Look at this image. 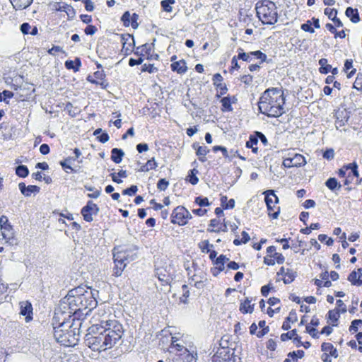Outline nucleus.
<instances>
[{
	"label": "nucleus",
	"instance_id": "49",
	"mask_svg": "<svg viewBox=\"0 0 362 362\" xmlns=\"http://www.w3.org/2000/svg\"><path fill=\"white\" fill-rule=\"evenodd\" d=\"M157 68H156L154 66L153 64H144L142 67H141V71L143 72H145V71H147L150 74L151 73H154L156 71H157Z\"/></svg>",
	"mask_w": 362,
	"mask_h": 362
},
{
	"label": "nucleus",
	"instance_id": "61",
	"mask_svg": "<svg viewBox=\"0 0 362 362\" xmlns=\"http://www.w3.org/2000/svg\"><path fill=\"white\" fill-rule=\"evenodd\" d=\"M97 31V28L95 25H88L84 30V32L88 35H93Z\"/></svg>",
	"mask_w": 362,
	"mask_h": 362
},
{
	"label": "nucleus",
	"instance_id": "15",
	"mask_svg": "<svg viewBox=\"0 0 362 362\" xmlns=\"http://www.w3.org/2000/svg\"><path fill=\"white\" fill-rule=\"evenodd\" d=\"M20 314L25 317V321L29 322L33 319V306L29 301H22L20 303Z\"/></svg>",
	"mask_w": 362,
	"mask_h": 362
},
{
	"label": "nucleus",
	"instance_id": "45",
	"mask_svg": "<svg viewBox=\"0 0 362 362\" xmlns=\"http://www.w3.org/2000/svg\"><path fill=\"white\" fill-rule=\"evenodd\" d=\"M195 203L199 206H206L210 205L208 198L202 196L196 197Z\"/></svg>",
	"mask_w": 362,
	"mask_h": 362
},
{
	"label": "nucleus",
	"instance_id": "50",
	"mask_svg": "<svg viewBox=\"0 0 362 362\" xmlns=\"http://www.w3.org/2000/svg\"><path fill=\"white\" fill-rule=\"evenodd\" d=\"M362 325V320H354L351 322V324L349 327V332H356L358 331V325Z\"/></svg>",
	"mask_w": 362,
	"mask_h": 362
},
{
	"label": "nucleus",
	"instance_id": "57",
	"mask_svg": "<svg viewBox=\"0 0 362 362\" xmlns=\"http://www.w3.org/2000/svg\"><path fill=\"white\" fill-rule=\"evenodd\" d=\"M255 136L256 138H258V140L259 139L260 141L264 145V146H267V143H268V141H267V137L265 136V135L260 132H255Z\"/></svg>",
	"mask_w": 362,
	"mask_h": 362
},
{
	"label": "nucleus",
	"instance_id": "29",
	"mask_svg": "<svg viewBox=\"0 0 362 362\" xmlns=\"http://www.w3.org/2000/svg\"><path fill=\"white\" fill-rule=\"evenodd\" d=\"M294 167L298 168L304 166L307 162L305 157L299 153H294L293 156L291 157Z\"/></svg>",
	"mask_w": 362,
	"mask_h": 362
},
{
	"label": "nucleus",
	"instance_id": "7",
	"mask_svg": "<svg viewBox=\"0 0 362 362\" xmlns=\"http://www.w3.org/2000/svg\"><path fill=\"white\" fill-rule=\"evenodd\" d=\"M81 327L72 328L69 331L64 332L63 329H56L54 337L58 343L65 346H74L78 341L79 329Z\"/></svg>",
	"mask_w": 362,
	"mask_h": 362
},
{
	"label": "nucleus",
	"instance_id": "42",
	"mask_svg": "<svg viewBox=\"0 0 362 362\" xmlns=\"http://www.w3.org/2000/svg\"><path fill=\"white\" fill-rule=\"evenodd\" d=\"M175 2V0H163L160 2L161 6L163 9L166 12H171L172 11V6L171 5L174 4Z\"/></svg>",
	"mask_w": 362,
	"mask_h": 362
},
{
	"label": "nucleus",
	"instance_id": "20",
	"mask_svg": "<svg viewBox=\"0 0 362 362\" xmlns=\"http://www.w3.org/2000/svg\"><path fill=\"white\" fill-rule=\"evenodd\" d=\"M339 313L340 311L338 308L329 310L327 313V322L331 324L332 326H337L339 318L340 317Z\"/></svg>",
	"mask_w": 362,
	"mask_h": 362
},
{
	"label": "nucleus",
	"instance_id": "24",
	"mask_svg": "<svg viewBox=\"0 0 362 362\" xmlns=\"http://www.w3.org/2000/svg\"><path fill=\"white\" fill-rule=\"evenodd\" d=\"M297 315L295 310H292L288 316L285 319L282 325V329L284 330H288L291 328L290 322H294L297 321Z\"/></svg>",
	"mask_w": 362,
	"mask_h": 362
},
{
	"label": "nucleus",
	"instance_id": "58",
	"mask_svg": "<svg viewBox=\"0 0 362 362\" xmlns=\"http://www.w3.org/2000/svg\"><path fill=\"white\" fill-rule=\"evenodd\" d=\"M31 29V26L28 23H23L21 25L20 30L23 35H27L30 33V30Z\"/></svg>",
	"mask_w": 362,
	"mask_h": 362
},
{
	"label": "nucleus",
	"instance_id": "6",
	"mask_svg": "<svg viewBox=\"0 0 362 362\" xmlns=\"http://www.w3.org/2000/svg\"><path fill=\"white\" fill-rule=\"evenodd\" d=\"M52 325L54 332L56 329H63L64 332H66L69 331L74 327H81L82 322L80 318L74 316L69 318L67 316V313L62 311L59 312V310L55 309L54 315L52 320Z\"/></svg>",
	"mask_w": 362,
	"mask_h": 362
},
{
	"label": "nucleus",
	"instance_id": "21",
	"mask_svg": "<svg viewBox=\"0 0 362 362\" xmlns=\"http://www.w3.org/2000/svg\"><path fill=\"white\" fill-rule=\"evenodd\" d=\"M171 69L173 71H176L177 74H185L187 70L186 63L184 60H180L172 63Z\"/></svg>",
	"mask_w": 362,
	"mask_h": 362
},
{
	"label": "nucleus",
	"instance_id": "3",
	"mask_svg": "<svg viewBox=\"0 0 362 362\" xmlns=\"http://www.w3.org/2000/svg\"><path fill=\"white\" fill-rule=\"evenodd\" d=\"M87 332L84 337L86 346L95 351H101L108 349L105 334L103 332V324L93 325L88 327Z\"/></svg>",
	"mask_w": 362,
	"mask_h": 362
},
{
	"label": "nucleus",
	"instance_id": "59",
	"mask_svg": "<svg viewBox=\"0 0 362 362\" xmlns=\"http://www.w3.org/2000/svg\"><path fill=\"white\" fill-rule=\"evenodd\" d=\"M143 62H144V59L142 57H140L136 59H134V58H130L129 60V65L130 66H134L136 65L141 64L143 63Z\"/></svg>",
	"mask_w": 362,
	"mask_h": 362
},
{
	"label": "nucleus",
	"instance_id": "19",
	"mask_svg": "<svg viewBox=\"0 0 362 362\" xmlns=\"http://www.w3.org/2000/svg\"><path fill=\"white\" fill-rule=\"evenodd\" d=\"M15 10L25 9L30 6L33 0H9Z\"/></svg>",
	"mask_w": 362,
	"mask_h": 362
},
{
	"label": "nucleus",
	"instance_id": "13",
	"mask_svg": "<svg viewBox=\"0 0 362 362\" xmlns=\"http://www.w3.org/2000/svg\"><path fill=\"white\" fill-rule=\"evenodd\" d=\"M137 250L138 247L136 245H130L125 249L119 250L116 253L123 254L124 256L123 261L127 262V263H129L137 257Z\"/></svg>",
	"mask_w": 362,
	"mask_h": 362
},
{
	"label": "nucleus",
	"instance_id": "5",
	"mask_svg": "<svg viewBox=\"0 0 362 362\" xmlns=\"http://www.w3.org/2000/svg\"><path fill=\"white\" fill-rule=\"evenodd\" d=\"M104 324L105 325H103V332L109 349L120 341L124 334V328L122 325L116 320L105 321Z\"/></svg>",
	"mask_w": 362,
	"mask_h": 362
},
{
	"label": "nucleus",
	"instance_id": "14",
	"mask_svg": "<svg viewBox=\"0 0 362 362\" xmlns=\"http://www.w3.org/2000/svg\"><path fill=\"white\" fill-rule=\"evenodd\" d=\"M1 235L10 245H17V240L14 238V232L10 224H6L1 228Z\"/></svg>",
	"mask_w": 362,
	"mask_h": 362
},
{
	"label": "nucleus",
	"instance_id": "46",
	"mask_svg": "<svg viewBox=\"0 0 362 362\" xmlns=\"http://www.w3.org/2000/svg\"><path fill=\"white\" fill-rule=\"evenodd\" d=\"M300 28L305 31V32H308L310 33H315V30L314 28L312 27V22L310 21H307L306 23H303L301 25H300Z\"/></svg>",
	"mask_w": 362,
	"mask_h": 362
},
{
	"label": "nucleus",
	"instance_id": "35",
	"mask_svg": "<svg viewBox=\"0 0 362 362\" xmlns=\"http://www.w3.org/2000/svg\"><path fill=\"white\" fill-rule=\"evenodd\" d=\"M297 274L296 272L293 271L291 269H287L286 272L285 274V276L283 279V281L285 284H288L293 282L296 277Z\"/></svg>",
	"mask_w": 362,
	"mask_h": 362
},
{
	"label": "nucleus",
	"instance_id": "17",
	"mask_svg": "<svg viewBox=\"0 0 362 362\" xmlns=\"http://www.w3.org/2000/svg\"><path fill=\"white\" fill-rule=\"evenodd\" d=\"M18 187L21 192L25 197H30L32 193L37 194L40 192V188L36 185H28L26 186L24 182H20Z\"/></svg>",
	"mask_w": 362,
	"mask_h": 362
},
{
	"label": "nucleus",
	"instance_id": "53",
	"mask_svg": "<svg viewBox=\"0 0 362 362\" xmlns=\"http://www.w3.org/2000/svg\"><path fill=\"white\" fill-rule=\"evenodd\" d=\"M202 246L200 245L202 252H209L211 250L210 248L213 247L214 245L210 244L209 240H204L202 242Z\"/></svg>",
	"mask_w": 362,
	"mask_h": 362
},
{
	"label": "nucleus",
	"instance_id": "10",
	"mask_svg": "<svg viewBox=\"0 0 362 362\" xmlns=\"http://www.w3.org/2000/svg\"><path fill=\"white\" fill-rule=\"evenodd\" d=\"M99 210V207L97 204L92 201H88L86 205L81 209V213L86 221L91 222L93 220V215H97Z\"/></svg>",
	"mask_w": 362,
	"mask_h": 362
},
{
	"label": "nucleus",
	"instance_id": "43",
	"mask_svg": "<svg viewBox=\"0 0 362 362\" xmlns=\"http://www.w3.org/2000/svg\"><path fill=\"white\" fill-rule=\"evenodd\" d=\"M296 334H297V331L296 329H294L291 330V332H288L286 333H283L281 335V341H285L286 340L291 339L293 338L294 339Z\"/></svg>",
	"mask_w": 362,
	"mask_h": 362
},
{
	"label": "nucleus",
	"instance_id": "41",
	"mask_svg": "<svg viewBox=\"0 0 362 362\" xmlns=\"http://www.w3.org/2000/svg\"><path fill=\"white\" fill-rule=\"evenodd\" d=\"M345 168L347 170H351V173L352 174L353 177H359V173L358 171V165L355 162L345 165Z\"/></svg>",
	"mask_w": 362,
	"mask_h": 362
},
{
	"label": "nucleus",
	"instance_id": "9",
	"mask_svg": "<svg viewBox=\"0 0 362 362\" xmlns=\"http://www.w3.org/2000/svg\"><path fill=\"white\" fill-rule=\"evenodd\" d=\"M264 194L269 216L274 219L277 218L280 214V207L275 206L279 203L278 197L274 194V190H267Z\"/></svg>",
	"mask_w": 362,
	"mask_h": 362
},
{
	"label": "nucleus",
	"instance_id": "63",
	"mask_svg": "<svg viewBox=\"0 0 362 362\" xmlns=\"http://www.w3.org/2000/svg\"><path fill=\"white\" fill-rule=\"evenodd\" d=\"M334 152L332 148L327 149L323 153V158L325 159L331 160L334 158Z\"/></svg>",
	"mask_w": 362,
	"mask_h": 362
},
{
	"label": "nucleus",
	"instance_id": "28",
	"mask_svg": "<svg viewBox=\"0 0 362 362\" xmlns=\"http://www.w3.org/2000/svg\"><path fill=\"white\" fill-rule=\"evenodd\" d=\"M326 187L331 191L339 190L341 185L335 177H330L325 182Z\"/></svg>",
	"mask_w": 362,
	"mask_h": 362
},
{
	"label": "nucleus",
	"instance_id": "40",
	"mask_svg": "<svg viewBox=\"0 0 362 362\" xmlns=\"http://www.w3.org/2000/svg\"><path fill=\"white\" fill-rule=\"evenodd\" d=\"M250 56L252 58L255 57L256 59H259L260 64L264 62H266L267 58V55L264 53H263L262 52H261L260 50L250 52Z\"/></svg>",
	"mask_w": 362,
	"mask_h": 362
},
{
	"label": "nucleus",
	"instance_id": "16",
	"mask_svg": "<svg viewBox=\"0 0 362 362\" xmlns=\"http://www.w3.org/2000/svg\"><path fill=\"white\" fill-rule=\"evenodd\" d=\"M121 37L122 42V52H124V55H129L132 51L131 47L134 45V37L130 35H122Z\"/></svg>",
	"mask_w": 362,
	"mask_h": 362
},
{
	"label": "nucleus",
	"instance_id": "25",
	"mask_svg": "<svg viewBox=\"0 0 362 362\" xmlns=\"http://www.w3.org/2000/svg\"><path fill=\"white\" fill-rule=\"evenodd\" d=\"M156 275L160 281H163L166 284H168L171 279L170 273L166 270V269L157 268Z\"/></svg>",
	"mask_w": 362,
	"mask_h": 362
},
{
	"label": "nucleus",
	"instance_id": "32",
	"mask_svg": "<svg viewBox=\"0 0 362 362\" xmlns=\"http://www.w3.org/2000/svg\"><path fill=\"white\" fill-rule=\"evenodd\" d=\"M318 63H319V65L320 66V67L319 69L320 73H321L322 74H327L330 71V70L332 69V66L328 64V61L327 59L322 58L319 60Z\"/></svg>",
	"mask_w": 362,
	"mask_h": 362
},
{
	"label": "nucleus",
	"instance_id": "47",
	"mask_svg": "<svg viewBox=\"0 0 362 362\" xmlns=\"http://www.w3.org/2000/svg\"><path fill=\"white\" fill-rule=\"evenodd\" d=\"M169 185V182L165 178L160 179L157 183V188L160 191H165Z\"/></svg>",
	"mask_w": 362,
	"mask_h": 362
},
{
	"label": "nucleus",
	"instance_id": "52",
	"mask_svg": "<svg viewBox=\"0 0 362 362\" xmlns=\"http://www.w3.org/2000/svg\"><path fill=\"white\" fill-rule=\"evenodd\" d=\"M213 151L214 152H217L218 151H220V152H222L223 153V156L225 157V158H229L230 156L228 154V152L227 151V148L224 146H215L213 147Z\"/></svg>",
	"mask_w": 362,
	"mask_h": 362
},
{
	"label": "nucleus",
	"instance_id": "39",
	"mask_svg": "<svg viewBox=\"0 0 362 362\" xmlns=\"http://www.w3.org/2000/svg\"><path fill=\"white\" fill-rule=\"evenodd\" d=\"M149 51H150V46L147 43H146L141 46L136 47V49L134 52V54L139 55L140 57H142L145 54H148Z\"/></svg>",
	"mask_w": 362,
	"mask_h": 362
},
{
	"label": "nucleus",
	"instance_id": "1",
	"mask_svg": "<svg viewBox=\"0 0 362 362\" xmlns=\"http://www.w3.org/2000/svg\"><path fill=\"white\" fill-rule=\"evenodd\" d=\"M285 98L281 88H268L262 94L258 108L261 113L269 117H278L284 113Z\"/></svg>",
	"mask_w": 362,
	"mask_h": 362
},
{
	"label": "nucleus",
	"instance_id": "56",
	"mask_svg": "<svg viewBox=\"0 0 362 362\" xmlns=\"http://www.w3.org/2000/svg\"><path fill=\"white\" fill-rule=\"evenodd\" d=\"M324 13L331 20V18H333L334 16H337V10L335 8H326Z\"/></svg>",
	"mask_w": 362,
	"mask_h": 362
},
{
	"label": "nucleus",
	"instance_id": "60",
	"mask_svg": "<svg viewBox=\"0 0 362 362\" xmlns=\"http://www.w3.org/2000/svg\"><path fill=\"white\" fill-rule=\"evenodd\" d=\"M354 88L357 89L358 90L362 91V75L361 77L359 75L357 76L356 81L354 83Z\"/></svg>",
	"mask_w": 362,
	"mask_h": 362
},
{
	"label": "nucleus",
	"instance_id": "4",
	"mask_svg": "<svg viewBox=\"0 0 362 362\" xmlns=\"http://www.w3.org/2000/svg\"><path fill=\"white\" fill-rule=\"evenodd\" d=\"M257 16L264 25H274L278 21L277 7L270 0H261L255 6Z\"/></svg>",
	"mask_w": 362,
	"mask_h": 362
},
{
	"label": "nucleus",
	"instance_id": "62",
	"mask_svg": "<svg viewBox=\"0 0 362 362\" xmlns=\"http://www.w3.org/2000/svg\"><path fill=\"white\" fill-rule=\"evenodd\" d=\"M306 332L308 333H309L312 337L313 338H315V339H318L319 338V335L317 332V329L314 327H310L309 325H306Z\"/></svg>",
	"mask_w": 362,
	"mask_h": 362
},
{
	"label": "nucleus",
	"instance_id": "38",
	"mask_svg": "<svg viewBox=\"0 0 362 362\" xmlns=\"http://www.w3.org/2000/svg\"><path fill=\"white\" fill-rule=\"evenodd\" d=\"M192 147L197 151V156H206L209 152V149L206 146H198L196 143L193 144Z\"/></svg>",
	"mask_w": 362,
	"mask_h": 362
},
{
	"label": "nucleus",
	"instance_id": "33",
	"mask_svg": "<svg viewBox=\"0 0 362 362\" xmlns=\"http://www.w3.org/2000/svg\"><path fill=\"white\" fill-rule=\"evenodd\" d=\"M258 143V138L251 135L249 140L246 142V147L251 148L254 153H257L258 148L256 146Z\"/></svg>",
	"mask_w": 362,
	"mask_h": 362
},
{
	"label": "nucleus",
	"instance_id": "55",
	"mask_svg": "<svg viewBox=\"0 0 362 362\" xmlns=\"http://www.w3.org/2000/svg\"><path fill=\"white\" fill-rule=\"evenodd\" d=\"M241 82H243L244 84L250 86L252 84L253 81V76L250 74H245L241 76L240 78Z\"/></svg>",
	"mask_w": 362,
	"mask_h": 362
},
{
	"label": "nucleus",
	"instance_id": "30",
	"mask_svg": "<svg viewBox=\"0 0 362 362\" xmlns=\"http://www.w3.org/2000/svg\"><path fill=\"white\" fill-rule=\"evenodd\" d=\"M221 103L222 105L221 110L223 112H231L233 110L232 100L230 96L222 98L221 100Z\"/></svg>",
	"mask_w": 362,
	"mask_h": 362
},
{
	"label": "nucleus",
	"instance_id": "48",
	"mask_svg": "<svg viewBox=\"0 0 362 362\" xmlns=\"http://www.w3.org/2000/svg\"><path fill=\"white\" fill-rule=\"evenodd\" d=\"M138 190V187L136 185H132L130 187H128L122 191V194L133 196L134 195Z\"/></svg>",
	"mask_w": 362,
	"mask_h": 362
},
{
	"label": "nucleus",
	"instance_id": "34",
	"mask_svg": "<svg viewBox=\"0 0 362 362\" xmlns=\"http://www.w3.org/2000/svg\"><path fill=\"white\" fill-rule=\"evenodd\" d=\"M240 310L243 313H252L254 310V305H250V300L246 298L245 302L241 303L240 306Z\"/></svg>",
	"mask_w": 362,
	"mask_h": 362
},
{
	"label": "nucleus",
	"instance_id": "31",
	"mask_svg": "<svg viewBox=\"0 0 362 362\" xmlns=\"http://www.w3.org/2000/svg\"><path fill=\"white\" fill-rule=\"evenodd\" d=\"M75 160H76V158H74V157L69 156L66 158H65L64 160H61L59 162V164L64 170H66V169H69L73 173H77V170L71 166V163Z\"/></svg>",
	"mask_w": 362,
	"mask_h": 362
},
{
	"label": "nucleus",
	"instance_id": "12",
	"mask_svg": "<svg viewBox=\"0 0 362 362\" xmlns=\"http://www.w3.org/2000/svg\"><path fill=\"white\" fill-rule=\"evenodd\" d=\"M171 222L179 226H185V207L182 206H177L171 214Z\"/></svg>",
	"mask_w": 362,
	"mask_h": 362
},
{
	"label": "nucleus",
	"instance_id": "37",
	"mask_svg": "<svg viewBox=\"0 0 362 362\" xmlns=\"http://www.w3.org/2000/svg\"><path fill=\"white\" fill-rule=\"evenodd\" d=\"M238 54L237 56L238 59H241L243 61L250 62L252 61V57L250 56V52H245L244 50L242 48L238 49Z\"/></svg>",
	"mask_w": 362,
	"mask_h": 362
},
{
	"label": "nucleus",
	"instance_id": "64",
	"mask_svg": "<svg viewBox=\"0 0 362 362\" xmlns=\"http://www.w3.org/2000/svg\"><path fill=\"white\" fill-rule=\"evenodd\" d=\"M97 139H98L100 142H101V143H103V144H105V143H106L107 141H109V139H110V136H109V135H108V134H107V133H106V132H103L100 135H99V136H97Z\"/></svg>",
	"mask_w": 362,
	"mask_h": 362
},
{
	"label": "nucleus",
	"instance_id": "36",
	"mask_svg": "<svg viewBox=\"0 0 362 362\" xmlns=\"http://www.w3.org/2000/svg\"><path fill=\"white\" fill-rule=\"evenodd\" d=\"M16 174L20 177L25 178L29 174V170L26 165H19L16 168Z\"/></svg>",
	"mask_w": 362,
	"mask_h": 362
},
{
	"label": "nucleus",
	"instance_id": "8",
	"mask_svg": "<svg viewBox=\"0 0 362 362\" xmlns=\"http://www.w3.org/2000/svg\"><path fill=\"white\" fill-rule=\"evenodd\" d=\"M83 292L80 296V308L81 312L83 310H88L85 315H87L89 312L94 309L98 304L96 300V296L98 295V291L93 290L88 287L81 286Z\"/></svg>",
	"mask_w": 362,
	"mask_h": 362
},
{
	"label": "nucleus",
	"instance_id": "51",
	"mask_svg": "<svg viewBox=\"0 0 362 362\" xmlns=\"http://www.w3.org/2000/svg\"><path fill=\"white\" fill-rule=\"evenodd\" d=\"M131 15L129 11H125L122 18L121 21L123 22V24L124 26H129L130 24V20H131Z\"/></svg>",
	"mask_w": 362,
	"mask_h": 362
},
{
	"label": "nucleus",
	"instance_id": "11",
	"mask_svg": "<svg viewBox=\"0 0 362 362\" xmlns=\"http://www.w3.org/2000/svg\"><path fill=\"white\" fill-rule=\"evenodd\" d=\"M113 255L115 267L113 268L112 274L116 277H119L122 275L127 263L125 261H123V258H124L123 254L114 253Z\"/></svg>",
	"mask_w": 362,
	"mask_h": 362
},
{
	"label": "nucleus",
	"instance_id": "23",
	"mask_svg": "<svg viewBox=\"0 0 362 362\" xmlns=\"http://www.w3.org/2000/svg\"><path fill=\"white\" fill-rule=\"evenodd\" d=\"M64 65L67 69H72L74 72H76L79 71L81 62L80 58L76 57L74 60H66Z\"/></svg>",
	"mask_w": 362,
	"mask_h": 362
},
{
	"label": "nucleus",
	"instance_id": "44",
	"mask_svg": "<svg viewBox=\"0 0 362 362\" xmlns=\"http://www.w3.org/2000/svg\"><path fill=\"white\" fill-rule=\"evenodd\" d=\"M305 355V352L303 350H298L289 352L288 357L291 358L293 360H296L297 358H302Z\"/></svg>",
	"mask_w": 362,
	"mask_h": 362
},
{
	"label": "nucleus",
	"instance_id": "27",
	"mask_svg": "<svg viewBox=\"0 0 362 362\" xmlns=\"http://www.w3.org/2000/svg\"><path fill=\"white\" fill-rule=\"evenodd\" d=\"M111 153L112 160L115 163H120L124 155V151L120 148H114L112 149Z\"/></svg>",
	"mask_w": 362,
	"mask_h": 362
},
{
	"label": "nucleus",
	"instance_id": "26",
	"mask_svg": "<svg viewBox=\"0 0 362 362\" xmlns=\"http://www.w3.org/2000/svg\"><path fill=\"white\" fill-rule=\"evenodd\" d=\"M228 261L229 259L226 255H221L214 260V264L217 267L218 272H222L225 269V264Z\"/></svg>",
	"mask_w": 362,
	"mask_h": 362
},
{
	"label": "nucleus",
	"instance_id": "18",
	"mask_svg": "<svg viewBox=\"0 0 362 362\" xmlns=\"http://www.w3.org/2000/svg\"><path fill=\"white\" fill-rule=\"evenodd\" d=\"M362 269H358V272L353 271L350 273L348 276V281L351 283L352 285L360 286L362 285Z\"/></svg>",
	"mask_w": 362,
	"mask_h": 362
},
{
	"label": "nucleus",
	"instance_id": "54",
	"mask_svg": "<svg viewBox=\"0 0 362 362\" xmlns=\"http://www.w3.org/2000/svg\"><path fill=\"white\" fill-rule=\"evenodd\" d=\"M183 294L182 297L180 298L181 301L184 303H187V298L189 296V291L188 290V286L186 284L182 285V286Z\"/></svg>",
	"mask_w": 362,
	"mask_h": 362
},
{
	"label": "nucleus",
	"instance_id": "2",
	"mask_svg": "<svg viewBox=\"0 0 362 362\" xmlns=\"http://www.w3.org/2000/svg\"><path fill=\"white\" fill-rule=\"evenodd\" d=\"M81 292L83 291L81 286L70 290L68 294L60 300V303L56 309L59 310V312L67 313L69 318L73 316L79 318L81 317L80 296Z\"/></svg>",
	"mask_w": 362,
	"mask_h": 362
},
{
	"label": "nucleus",
	"instance_id": "22",
	"mask_svg": "<svg viewBox=\"0 0 362 362\" xmlns=\"http://www.w3.org/2000/svg\"><path fill=\"white\" fill-rule=\"evenodd\" d=\"M345 14L348 18H350L351 21L354 23H356L360 21L359 13L356 8L348 7L346 9Z\"/></svg>",
	"mask_w": 362,
	"mask_h": 362
}]
</instances>
